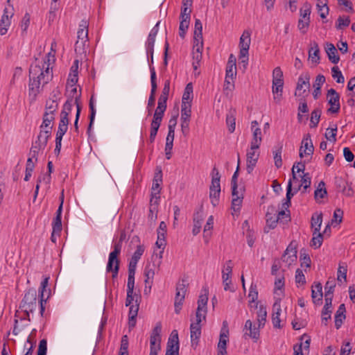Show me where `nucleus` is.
Wrapping results in <instances>:
<instances>
[{"label":"nucleus","instance_id":"obj_1","mask_svg":"<svg viewBox=\"0 0 355 355\" xmlns=\"http://www.w3.org/2000/svg\"><path fill=\"white\" fill-rule=\"evenodd\" d=\"M46 62L42 66L31 64L29 69L28 96L31 102L36 100L42 88L53 78V72L49 69L50 64L45 67Z\"/></svg>","mask_w":355,"mask_h":355},{"label":"nucleus","instance_id":"obj_2","mask_svg":"<svg viewBox=\"0 0 355 355\" xmlns=\"http://www.w3.org/2000/svg\"><path fill=\"white\" fill-rule=\"evenodd\" d=\"M40 300L37 298V291L35 288L28 289L21 302L20 308L26 313V319L30 321L29 313H33L37 307Z\"/></svg>","mask_w":355,"mask_h":355},{"label":"nucleus","instance_id":"obj_3","mask_svg":"<svg viewBox=\"0 0 355 355\" xmlns=\"http://www.w3.org/2000/svg\"><path fill=\"white\" fill-rule=\"evenodd\" d=\"M211 183L209 187V198L214 207L218 205L220 193V175L218 170L214 167L211 171Z\"/></svg>","mask_w":355,"mask_h":355},{"label":"nucleus","instance_id":"obj_4","mask_svg":"<svg viewBox=\"0 0 355 355\" xmlns=\"http://www.w3.org/2000/svg\"><path fill=\"white\" fill-rule=\"evenodd\" d=\"M250 44V33L248 31H245L240 37L239 42V60L240 64L246 69L248 62V51Z\"/></svg>","mask_w":355,"mask_h":355},{"label":"nucleus","instance_id":"obj_5","mask_svg":"<svg viewBox=\"0 0 355 355\" xmlns=\"http://www.w3.org/2000/svg\"><path fill=\"white\" fill-rule=\"evenodd\" d=\"M188 284L185 279H182L177 283L176 293L175 297V312L178 314L182 309V305L185 298Z\"/></svg>","mask_w":355,"mask_h":355},{"label":"nucleus","instance_id":"obj_6","mask_svg":"<svg viewBox=\"0 0 355 355\" xmlns=\"http://www.w3.org/2000/svg\"><path fill=\"white\" fill-rule=\"evenodd\" d=\"M311 10V5L305 2L303 6L300 8V19L298 21V28L302 33L306 32L307 28L310 23V15Z\"/></svg>","mask_w":355,"mask_h":355},{"label":"nucleus","instance_id":"obj_7","mask_svg":"<svg viewBox=\"0 0 355 355\" xmlns=\"http://www.w3.org/2000/svg\"><path fill=\"white\" fill-rule=\"evenodd\" d=\"M229 329L227 323L224 321L223 327L220 330L219 342L218 343V354L217 355H227V343L229 341Z\"/></svg>","mask_w":355,"mask_h":355},{"label":"nucleus","instance_id":"obj_8","mask_svg":"<svg viewBox=\"0 0 355 355\" xmlns=\"http://www.w3.org/2000/svg\"><path fill=\"white\" fill-rule=\"evenodd\" d=\"M327 97L328 103L330 105V107L327 110L328 112L331 114L338 113L340 109L339 94L331 88L327 91Z\"/></svg>","mask_w":355,"mask_h":355},{"label":"nucleus","instance_id":"obj_9","mask_svg":"<svg viewBox=\"0 0 355 355\" xmlns=\"http://www.w3.org/2000/svg\"><path fill=\"white\" fill-rule=\"evenodd\" d=\"M121 251V244L118 242L114 245V250L109 254L108 262L107 264V271L110 272V270H113L114 267L118 266L119 268L120 261L118 259V256L120 254Z\"/></svg>","mask_w":355,"mask_h":355},{"label":"nucleus","instance_id":"obj_10","mask_svg":"<svg viewBox=\"0 0 355 355\" xmlns=\"http://www.w3.org/2000/svg\"><path fill=\"white\" fill-rule=\"evenodd\" d=\"M162 324L157 322L153 328L150 336V349H161Z\"/></svg>","mask_w":355,"mask_h":355},{"label":"nucleus","instance_id":"obj_11","mask_svg":"<svg viewBox=\"0 0 355 355\" xmlns=\"http://www.w3.org/2000/svg\"><path fill=\"white\" fill-rule=\"evenodd\" d=\"M277 212V209L274 206H269L268 207V210L266 214V226L264 228L265 232H268V230H266L267 227L269 229H274L278 223L277 218L276 216V214Z\"/></svg>","mask_w":355,"mask_h":355},{"label":"nucleus","instance_id":"obj_12","mask_svg":"<svg viewBox=\"0 0 355 355\" xmlns=\"http://www.w3.org/2000/svg\"><path fill=\"white\" fill-rule=\"evenodd\" d=\"M314 147L311 139L310 134H306L302 141V146L300 149V157H303L304 155H311L313 153Z\"/></svg>","mask_w":355,"mask_h":355},{"label":"nucleus","instance_id":"obj_13","mask_svg":"<svg viewBox=\"0 0 355 355\" xmlns=\"http://www.w3.org/2000/svg\"><path fill=\"white\" fill-rule=\"evenodd\" d=\"M282 260L285 262L288 266H291L297 260V250L295 245L291 242L286 249L284 254L282 257Z\"/></svg>","mask_w":355,"mask_h":355},{"label":"nucleus","instance_id":"obj_14","mask_svg":"<svg viewBox=\"0 0 355 355\" xmlns=\"http://www.w3.org/2000/svg\"><path fill=\"white\" fill-rule=\"evenodd\" d=\"M49 277H45L43 281L41 282L40 288V314L42 316L45 310L44 304H46V300L49 298L50 295V291H49L46 297H45V292L46 288L48 286Z\"/></svg>","mask_w":355,"mask_h":355},{"label":"nucleus","instance_id":"obj_15","mask_svg":"<svg viewBox=\"0 0 355 355\" xmlns=\"http://www.w3.org/2000/svg\"><path fill=\"white\" fill-rule=\"evenodd\" d=\"M180 345L178 334L177 330H173L168 338L166 353H179Z\"/></svg>","mask_w":355,"mask_h":355},{"label":"nucleus","instance_id":"obj_16","mask_svg":"<svg viewBox=\"0 0 355 355\" xmlns=\"http://www.w3.org/2000/svg\"><path fill=\"white\" fill-rule=\"evenodd\" d=\"M160 21H158L156 25L153 28V29L150 31L147 42H146V49H147V53L150 54L151 56V61L153 62V51H154V44L155 42V37L158 33V26Z\"/></svg>","mask_w":355,"mask_h":355},{"label":"nucleus","instance_id":"obj_17","mask_svg":"<svg viewBox=\"0 0 355 355\" xmlns=\"http://www.w3.org/2000/svg\"><path fill=\"white\" fill-rule=\"evenodd\" d=\"M52 128L53 126L49 127V129L47 130L41 129L37 140L33 144L37 145L39 148H42V149L44 150L47 145L49 139L51 136Z\"/></svg>","mask_w":355,"mask_h":355},{"label":"nucleus","instance_id":"obj_18","mask_svg":"<svg viewBox=\"0 0 355 355\" xmlns=\"http://www.w3.org/2000/svg\"><path fill=\"white\" fill-rule=\"evenodd\" d=\"M247 166L246 171L248 173H251L255 167L259 157V152L255 150H251L247 153Z\"/></svg>","mask_w":355,"mask_h":355},{"label":"nucleus","instance_id":"obj_19","mask_svg":"<svg viewBox=\"0 0 355 355\" xmlns=\"http://www.w3.org/2000/svg\"><path fill=\"white\" fill-rule=\"evenodd\" d=\"M12 15L13 12L12 11L9 12L7 8L4 10V13L1 17L0 24V34L1 35L6 34L8 28L10 25V18L12 17Z\"/></svg>","mask_w":355,"mask_h":355},{"label":"nucleus","instance_id":"obj_20","mask_svg":"<svg viewBox=\"0 0 355 355\" xmlns=\"http://www.w3.org/2000/svg\"><path fill=\"white\" fill-rule=\"evenodd\" d=\"M203 43H193V60L192 63L194 70H196L202 59V49Z\"/></svg>","mask_w":355,"mask_h":355},{"label":"nucleus","instance_id":"obj_21","mask_svg":"<svg viewBox=\"0 0 355 355\" xmlns=\"http://www.w3.org/2000/svg\"><path fill=\"white\" fill-rule=\"evenodd\" d=\"M191 346H197L201 336V325L198 323H191L190 326Z\"/></svg>","mask_w":355,"mask_h":355},{"label":"nucleus","instance_id":"obj_22","mask_svg":"<svg viewBox=\"0 0 355 355\" xmlns=\"http://www.w3.org/2000/svg\"><path fill=\"white\" fill-rule=\"evenodd\" d=\"M325 51L327 54L329 60L334 64H337L340 60V57L338 55L337 49L335 46L331 43H326Z\"/></svg>","mask_w":355,"mask_h":355},{"label":"nucleus","instance_id":"obj_23","mask_svg":"<svg viewBox=\"0 0 355 355\" xmlns=\"http://www.w3.org/2000/svg\"><path fill=\"white\" fill-rule=\"evenodd\" d=\"M322 286L319 282L315 283V285L312 286L311 290V297L313 302L315 304H320L322 302Z\"/></svg>","mask_w":355,"mask_h":355},{"label":"nucleus","instance_id":"obj_24","mask_svg":"<svg viewBox=\"0 0 355 355\" xmlns=\"http://www.w3.org/2000/svg\"><path fill=\"white\" fill-rule=\"evenodd\" d=\"M273 313L272 314V322L275 328H281V320L279 318L281 313V306L279 302H275L272 306Z\"/></svg>","mask_w":355,"mask_h":355},{"label":"nucleus","instance_id":"obj_25","mask_svg":"<svg viewBox=\"0 0 355 355\" xmlns=\"http://www.w3.org/2000/svg\"><path fill=\"white\" fill-rule=\"evenodd\" d=\"M88 21L83 19L80 24L79 29L78 31V40H88Z\"/></svg>","mask_w":355,"mask_h":355},{"label":"nucleus","instance_id":"obj_26","mask_svg":"<svg viewBox=\"0 0 355 355\" xmlns=\"http://www.w3.org/2000/svg\"><path fill=\"white\" fill-rule=\"evenodd\" d=\"M300 184H297L293 189L295 192H297L300 190L301 187H303L302 192H306V190L311 186V176L309 173H304L303 175H300Z\"/></svg>","mask_w":355,"mask_h":355},{"label":"nucleus","instance_id":"obj_27","mask_svg":"<svg viewBox=\"0 0 355 355\" xmlns=\"http://www.w3.org/2000/svg\"><path fill=\"white\" fill-rule=\"evenodd\" d=\"M345 306L344 304H342L339 306L336 313L335 314V327L337 329H338L343 322V320L345 319Z\"/></svg>","mask_w":355,"mask_h":355},{"label":"nucleus","instance_id":"obj_28","mask_svg":"<svg viewBox=\"0 0 355 355\" xmlns=\"http://www.w3.org/2000/svg\"><path fill=\"white\" fill-rule=\"evenodd\" d=\"M322 223V213H314L311 217V227L313 229V232L314 234L320 232V227Z\"/></svg>","mask_w":355,"mask_h":355},{"label":"nucleus","instance_id":"obj_29","mask_svg":"<svg viewBox=\"0 0 355 355\" xmlns=\"http://www.w3.org/2000/svg\"><path fill=\"white\" fill-rule=\"evenodd\" d=\"M320 49L316 42L313 41L311 42V47L309 51V58L313 62L316 64L319 63L320 61Z\"/></svg>","mask_w":355,"mask_h":355},{"label":"nucleus","instance_id":"obj_30","mask_svg":"<svg viewBox=\"0 0 355 355\" xmlns=\"http://www.w3.org/2000/svg\"><path fill=\"white\" fill-rule=\"evenodd\" d=\"M203 220L202 211H197L193 215V227L192 233L194 236L197 235L201 229V223Z\"/></svg>","mask_w":355,"mask_h":355},{"label":"nucleus","instance_id":"obj_31","mask_svg":"<svg viewBox=\"0 0 355 355\" xmlns=\"http://www.w3.org/2000/svg\"><path fill=\"white\" fill-rule=\"evenodd\" d=\"M193 85L191 83L187 85L182 98V105H191L193 99Z\"/></svg>","mask_w":355,"mask_h":355},{"label":"nucleus","instance_id":"obj_32","mask_svg":"<svg viewBox=\"0 0 355 355\" xmlns=\"http://www.w3.org/2000/svg\"><path fill=\"white\" fill-rule=\"evenodd\" d=\"M162 182V172L160 167L156 168V173L154 176L152 192L159 191L160 192V184Z\"/></svg>","mask_w":355,"mask_h":355},{"label":"nucleus","instance_id":"obj_33","mask_svg":"<svg viewBox=\"0 0 355 355\" xmlns=\"http://www.w3.org/2000/svg\"><path fill=\"white\" fill-rule=\"evenodd\" d=\"M328 0H318L316 7L320 17L322 19L326 18L329 14V7L327 6Z\"/></svg>","mask_w":355,"mask_h":355},{"label":"nucleus","instance_id":"obj_34","mask_svg":"<svg viewBox=\"0 0 355 355\" xmlns=\"http://www.w3.org/2000/svg\"><path fill=\"white\" fill-rule=\"evenodd\" d=\"M202 25L200 19H196L195 21L194 29V42L203 43L202 42Z\"/></svg>","mask_w":355,"mask_h":355},{"label":"nucleus","instance_id":"obj_35","mask_svg":"<svg viewBox=\"0 0 355 355\" xmlns=\"http://www.w3.org/2000/svg\"><path fill=\"white\" fill-rule=\"evenodd\" d=\"M327 196V191L325 188V183L324 181H320L314 192V198L317 202H318L320 199L324 198Z\"/></svg>","mask_w":355,"mask_h":355},{"label":"nucleus","instance_id":"obj_36","mask_svg":"<svg viewBox=\"0 0 355 355\" xmlns=\"http://www.w3.org/2000/svg\"><path fill=\"white\" fill-rule=\"evenodd\" d=\"M144 275L146 277L145 279V284L149 285V287L151 288L153 284V279L155 275V271L153 267L150 264H147L145 266Z\"/></svg>","mask_w":355,"mask_h":355},{"label":"nucleus","instance_id":"obj_37","mask_svg":"<svg viewBox=\"0 0 355 355\" xmlns=\"http://www.w3.org/2000/svg\"><path fill=\"white\" fill-rule=\"evenodd\" d=\"M309 80L310 76L308 73H306L304 76H300L299 77L296 87L295 95H297V92H300L303 89L304 86H306L307 89L309 88Z\"/></svg>","mask_w":355,"mask_h":355},{"label":"nucleus","instance_id":"obj_38","mask_svg":"<svg viewBox=\"0 0 355 355\" xmlns=\"http://www.w3.org/2000/svg\"><path fill=\"white\" fill-rule=\"evenodd\" d=\"M266 317V307L263 305H260L259 311H257V321L259 327H263L265 325Z\"/></svg>","mask_w":355,"mask_h":355},{"label":"nucleus","instance_id":"obj_39","mask_svg":"<svg viewBox=\"0 0 355 355\" xmlns=\"http://www.w3.org/2000/svg\"><path fill=\"white\" fill-rule=\"evenodd\" d=\"M239 165H240V157L239 154H238V164L236 169V171L234 173L232 180H231V184H232V195L235 196L236 195L237 192V179L239 176Z\"/></svg>","mask_w":355,"mask_h":355},{"label":"nucleus","instance_id":"obj_40","mask_svg":"<svg viewBox=\"0 0 355 355\" xmlns=\"http://www.w3.org/2000/svg\"><path fill=\"white\" fill-rule=\"evenodd\" d=\"M321 113H322V111L319 108H316L312 111L311 114V119H310V121H311L310 128H313L317 127V125L320 121Z\"/></svg>","mask_w":355,"mask_h":355},{"label":"nucleus","instance_id":"obj_41","mask_svg":"<svg viewBox=\"0 0 355 355\" xmlns=\"http://www.w3.org/2000/svg\"><path fill=\"white\" fill-rule=\"evenodd\" d=\"M55 119V114L44 112L43 115V121L40 125V129L47 130L51 127V123Z\"/></svg>","mask_w":355,"mask_h":355},{"label":"nucleus","instance_id":"obj_42","mask_svg":"<svg viewBox=\"0 0 355 355\" xmlns=\"http://www.w3.org/2000/svg\"><path fill=\"white\" fill-rule=\"evenodd\" d=\"M205 294H201L198 300V308L199 310H203L205 314H207V304L208 297L207 295V290H205Z\"/></svg>","mask_w":355,"mask_h":355},{"label":"nucleus","instance_id":"obj_43","mask_svg":"<svg viewBox=\"0 0 355 355\" xmlns=\"http://www.w3.org/2000/svg\"><path fill=\"white\" fill-rule=\"evenodd\" d=\"M58 108V102L56 100L49 99L46 102L45 112L54 114Z\"/></svg>","mask_w":355,"mask_h":355},{"label":"nucleus","instance_id":"obj_44","mask_svg":"<svg viewBox=\"0 0 355 355\" xmlns=\"http://www.w3.org/2000/svg\"><path fill=\"white\" fill-rule=\"evenodd\" d=\"M191 105H181V119L180 120H191Z\"/></svg>","mask_w":355,"mask_h":355},{"label":"nucleus","instance_id":"obj_45","mask_svg":"<svg viewBox=\"0 0 355 355\" xmlns=\"http://www.w3.org/2000/svg\"><path fill=\"white\" fill-rule=\"evenodd\" d=\"M305 169V164L302 162H297V164H294L292 168V179L291 180H293L295 183H296L298 181V178L296 175V173H299L300 171L304 172Z\"/></svg>","mask_w":355,"mask_h":355},{"label":"nucleus","instance_id":"obj_46","mask_svg":"<svg viewBox=\"0 0 355 355\" xmlns=\"http://www.w3.org/2000/svg\"><path fill=\"white\" fill-rule=\"evenodd\" d=\"M323 241V234H321L320 232H318L314 234L313 232V238L311 241V245L314 248H319Z\"/></svg>","mask_w":355,"mask_h":355},{"label":"nucleus","instance_id":"obj_47","mask_svg":"<svg viewBox=\"0 0 355 355\" xmlns=\"http://www.w3.org/2000/svg\"><path fill=\"white\" fill-rule=\"evenodd\" d=\"M232 272V263L231 260H229L226 262V266L225 269L223 270L222 278L223 282L228 281L229 279H231Z\"/></svg>","mask_w":355,"mask_h":355},{"label":"nucleus","instance_id":"obj_48","mask_svg":"<svg viewBox=\"0 0 355 355\" xmlns=\"http://www.w3.org/2000/svg\"><path fill=\"white\" fill-rule=\"evenodd\" d=\"M300 260L301 262V267H311V260L309 255L306 252L305 250H302L300 251Z\"/></svg>","mask_w":355,"mask_h":355},{"label":"nucleus","instance_id":"obj_49","mask_svg":"<svg viewBox=\"0 0 355 355\" xmlns=\"http://www.w3.org/2000/svg\"><path fill=\"white\" fill-rule=\"evenodd\" d=\"M159 191L152 192L151 198L150 200V212H153L157 209L159 203Z\"/></svg>","mask_w":355,"mask_h":355},{"label":"nucleus","instance_id":"obj_50","mask_svg":"<svg viewBox=\"0 0 355 355\" xmlns=\"http://www.w3.org/2000/svg\"><path fill=\"white\" fill-rule=\"evenodd\" d=\"M89 110H90V115H89V126L87 128V132L88 133H89L90 131H91V128H92V126L93 125V123H94V118H95V115H96V110H95L94 102H93V96L90 98L89 103Z\"/></svg>","mask_w":355,"mask_h":355},{"label":"nucleus","instance_id":"obj_51","mask_svg":"<svg viewBox=\"0 0 355 355\" xmlns=\"http://www.w3.org/2000/svg\"><path fill=\"white\" fill-rule=\"evenodd\" d=\"M128 338L127 335H124L121 338V346L119 355H128Z\"/></svg>","mask_w":355,"mask_h":355},{"label":"nucleus","instance_id":"obj_52","mask_svg":"<svg viewBox=\"0 0 355 355\" xmlns=\"http://www.w3.org/2000/svg\"><path fill=\"white\" fill-rule=\"evenodd\" d=\"M347 266L345 263H340L339 267L338 268V282H341V278L344 279V281H347Z\"/></svg>","mask_w":355,"mask_h":355},{"label":"nucleus","instance_id":"obj_53","mask_svg":"<svg viewBox=\"0 0 355 355\" xmlns=\"http://www.w3.org/2000/svg\"><path fill=\"white\" fill-rule=\"evenodd\" d=\"M242 199L243 197L238 196V191L236 192V195L232 196V209L234 211H239L241 207Z\"/></svg>","mask_w":355,"mask_h":355},{"label":"nucleus","instance_id":"obj_54","mask_svg":"<svg viewBox=\"0 0 355 355\" xmlns=\"http://www.w3.org/2000/svg\"><path fill=\"white\" fill-rule=\"evenodd\" d=\"M282 146H280L275 151H274L275 165L277 168L282 166Z\"/></svg>","mask_w":355,"mask_h":355},{"label":"nucleus","instance_id":"obj_55","mask_svg":"<svg viewBox=\"0 0 355 355\" xmlns=\"http://www.w3.org/2000/svg\"><path fill=\"white\" fill-rule=\"evenodd\" d=\"M332 77L336 79L338 83H343L345 81L344 76L338 67H333L331 68Z\"/></svg>","mask_w":355,"mask_h":355},{"label":"nucleus","instance_id":"obj_56","mask_svg":"<svg viewBox=\"0 0 355 355\" xmlns=\"http://www.w3.org/2000/svg\"><path fill=\"white\" fill-rule=\"evenodd\" d=\"M336 126L334 128H329L327 129L324 136L327 140L334 143L336 141Z\"/></svg>","mask_w":355,"mask_h":355},{"label":"nucleus","instance_id":"obj_57","mask_svg":"<svg viewBox=\"0 0 355 355\" xmlns=\"http://www.w3.org/2000/svg\"><path fill=\"white\" fill-rule=\"evenodd\" d=\"M139 298H140V297L138 295H137V294L133 295V291H130V292L129 293V291L127 290V297H126V300H125V306H130L132 305V303L134 300L135 301L136 304L139 303L138 300Z\"/></svg>","mask_w":355,"mask_h":355},{"label":"nucleus","instance_id":"obj_58","mask_svg":"<svg viewBox=\"0 0 355 355\" xmlns=\"http://www.w3.org/2000/svg\"><path fill=\"white\" fill-rule=\"evenodd\" d=\"M61 218L62 217L55 216L53 220L52 226L53 233H57V234H59L62 229Z\"/></svg>","mask_w":355,"mask_h":355},{"label":"nucleus","instance_id":"obj_59","mask_svg":"<svg viewBox=\"0 0 355 355\" xmlns=\"http://www.w3.org/2000/svg\"><path fill=\"white\" fill-rule=\"evenodd\" d=\"M226 123L228 126L229 131L232 133L235 130V117L233 113L230 112L227 115Z\"/></svg>","mask_w":355,"mask_h":355},{"label":"nucleus","instance_id":"obj_60","mask_svg":"<svg viewBox=\"0 0 355 355\" xmlns=\"http://www.w3.org/2000/svg\"><path fill=\"white\" fill-rule=\"evenodd\" d=\"M236 75V65L232 64H227L226 67V75L227 76V79L235 78Z\"/></svg>","mask_w":355,"mask_h":355},{"label":"nucleus","instance_id":"obj_61","mask_svg":"<svg viewBox=\"0 0 355 355\" xmlns=\"http://www.w3.org/2000/svg\"><path fill=\"white\" fill-rule=\"evenodd\" d=\"M336 286V283L334 279L328 280L326 282L324 289H325V296L333 295L334 287Z\"/></svg>","mask_w":355,"mask_h":355},{"label":"nucleus","instance_id":"obj_62","mask_svg":"<svg viewBox=\"0 0 355 355\" xmlns=\"http://www.w3.org/2000/svg\"><path fill=\"white\" fill-rule=\"evenodd\" d=\"M272 93L275 94L274 100L277 103H279L282 96L283 86H272Z\"/></svg>","mask_w":355,"mask_h":355},{"label":"nucleus","instance_id":"obj_63","mask_svg":"<svg viewBox=\"0 0 355 355\" xmlns=\"http://www.w3.org/2000/svg\"><path fill=\"white\" fill-rule=\"evenodd\" d=\"M248 297L250 298V303L255 302V301L257 300L258 291L256 284H251Z\"/></svg>","mask_w":355,"mask_h":355},{"label":"nucleus","instance_id":"obj_64","mask_svg":"<svg viewBox=\"0 0 355 355\" xmlns=\"http://www.w3.org/2000/svg\"><path fill=\"white\" fill-rule=\"evenodd\" d=\"M350 24V19L349 17H347L345 19H343L342 17H339L337 20V23L336 24V27L337 29H342L343 27H347Z\"/></svg>","mask_w":355,"mask_h":355}]
</instances>
